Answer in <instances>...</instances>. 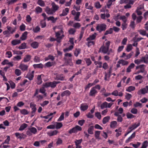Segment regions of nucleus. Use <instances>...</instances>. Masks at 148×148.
Returning <instances> with one entry per match:
<instances>
[{
	"instance_id": "1",
	"label": "nucleus",
	"mask_w": 148,
	"mask_h": 148,
	"mask_svg": "<svg viewBox=\"0 0 148 148\" xmlns=\"http://www.w3.org/2000/svg\"><path fill=\"white\" fill-rule=\"evenodd\" d=\"M110 41H108L106 43V46H102L99 49V52H100L102 49V52L104 53H107L109 50V47L110 45Z\"/></svg>"
},
{
	"instance_id": "2",
	"label": "nucleus",
	"mask_w": 148,
	"mask_h": 148,
	"mask_svg": "<svg viewBox=\"0 0 148 148\" xmlns=\"http://www.w3.org/2000/svg\"><path fill=\"white\" fill-rule=\"evenodd\" d=\"M106 25L104 24H98L96 27V29L100 33L102 31H104L106 29Z\"/></svg>"
},
{
	"instance_id": "3",
	"label": "nucleus",
	"mask_w": 148,
	"mask_h": 148,
	"mask_svg": "<svg viewBox=\"0 0 148 148\" xmlns=\"http://www.w3.org/2000/svg\"><path fill=\"white\" fill-rule=\"evenodd\" d=\"M97 93V91L95 89V87H93L90 90L89 95L90 96H95V94Z\"/></svg>"
},
{
	"instance_id": "4",
	"label": "nucleus",
	"mask_w": 148,
	"mask_h": 148,
	"mask_svg": "<svg viewBox=\"0 0 148 148\" xmlns=\"http://www.w3.org/2000/svg\"><path fill=\"white\" fill-rule=\"evenodd\" d=\"M45 11L48 14H53L55 13V11L53 10V9H51L47 7L45 9Z\"/></svg>"
},
{
	"instance_id": "5",
	"label": "nucleus",
	"mask_w": 148,
	"mask_h": 148,
	"mask_svg": "<svg viewBox=\"0 0 148 148\" xmlns=\"http://www.w3.org/2000/svg\"><path fill=\"white\" fill-rule=\"evenodd\" d=\"M28 66L26 65L23 64H21L19 66V68L23 71H25L27 70Z\"/></svg>"
},
{
	"instance_id": "6",
	"label": "nucleus",
	"mask_w": 148,
	"mask_h": 148,
	"mask_svg": "<svg viewBox=\"0 0 148 148\" xmlns=\"http://www.w3.org/2000/svg\"><path fill=\"white\" fill-rule=\"evenodd\" d=\"M69 12V9L68 8H66L64 10H63L62 13L60 14V16H65Z\"/></svg>"
},
{
	"instance_id": "7",
	"label": "nucleus",
	"mask_w": 148,
	"mask_h": 148,
	"mask_svg": "<svg viewBox=\"0 0 148 148\" xmlns=\"http://www.w3.org/2000/svg\"><path fill=\"white\" fill-rule=\"evenodd\" d=\"M21 43V40H17L15 39L13 40L11 42L12 44L14 46L19 44Z\"/></svg>"
},
{
	"instance_id": "8",
	"label": "nucleus",
	"mask_w": 148,
	"mask_h": 148,
	"mask_svg": "<svg viewBox=\"0 0 148 148\" xmlns=\"http://www.w3.org/2000/svg\"><path fill=\"white\" fill-rule=\"evenodd\" d=\"M140 124V123H138L137 125H136V124L132 125L131 126L129 127V129L130 130V131H132L133 130H134L139 126Z\"/></svg>"
},
{
	"instance_id": "9",
	"label": "nucleus",
	"mask_w": 148,
	"mask_h": 148,
	"mask_svg": "<svg viewBox=\"0 0 148 148\" xmlns=\"http://www.w3.org/2000/svg\"><path fill=\"white\" fill-rule=\"evenodd\" d=\"M27 32H25L23 33L21 37H20V39L22 40H25L27 38Z\"/></svg>"
},
{
	"instance_id": "10",
	"label": "nucleus",
	"mask_w": 148,
	"mask_h": 148,
	"mask_svg": "<svg viewBox=\"0 0 148 148\" xmlns=\"http://www.w3.org/2000/svg\"><path fill=\"white\" fill-rule=\"evenodd\" d=\"M97 34L96 33H95L94 34L90 36L89 38H87L86 39V40L87 41H89L95 39Z\"/></svg>"
},
{
	"instance_id": "11",
	"label": "nucleus",
	"mask_w": 148,
	"mask_h": 148,
	"mask_svg": "<svg viewBox=\"0 0 148 148\" xmlns=\"http://www.w3.org/2000/svg\"><path fill=\"white\" fill-rule=\"evenodd\" d=\"M147 93V91L145 88H144L143 89H141L138 92V95H140L141 94H144Z\"/></svg>"
},
{
	"instance_id": "12",
	"label": "nucleus",
	"mask_w": 148,
	"mask_h": 148,
	"mask_svg": "<svg viewBox=\"0 0 148 148\" xmlns=\"http://www.w3.org/2000/svg\"><path fill=\"white\" fill-rule=\"evenodd\" d=\"M135 66L134 64L131 63L127 67V72L129 73L131 71V69L134 68Z\"/></svg>"
},
{
	"instance_id": "13",
	"label": "nucleus",
	"mask_w": 148,
	"mask_h": 148,
	"mask_svg": "<svg viewBox=\"0 0 148 148\" xmlns=\"http://www.w3.org/2000/svg\"><path fill=\"white\" fill-rule=\"evenodd\" d=\"M94 126H90L88 130V134H93Z\"/></svg>"
},
{
	"instance_id": "14",
	"label": "nucleus",
	"mask_w": 148,
	"mask_h": 148,
	"mask_svg": "<svg viewBox=\"0 0 148 148\" xmlns=\"http://www.w3.org/2000/svg\"><path fill=\"white\" fill-rule=\"evenodd\" d=\"M100 132V131H96L95 132V136L96 139L99 140L101 139V138L99 137Z\"/></svg>"
},
{
	"instance_id": "15",
	"label": "nucleus",
	"mask_w": 148,
	"mask_h": 148,
	"mask_svg": "<svg viewBox=\"0 0 148 148\" xmlns=\"http://www.w3.org/2000/svg\"><path fill=\"white\" fill-rule=\"evenodd\" d=\"M88 106L87 105H84V104H82L81 105L80 109L82 110L85 111L88 108Z\"/></svg>"
},
{
	"instance_id": "16",
	"label": "nucleus",
	"mask_w": 148,
	"mask_h": 148,
	"mask_svg": "<svg viewBox=\"0 0 148 148\" xmlns=\"http://www.w3.org/2000/svg\"><path fill=\"white\" fill-rule=\"evenodd\" d=\"M38 43L37 42H34L31 44V45L32 47L34 48H36L38 46Z\"/></svg>"
},
{
	"instance_id": "17",
	"label": "nucleus",
	"mask_w": 148,
	"mask_h": 148,
	"mask_svg": "<svg viewBox=\"0 0 148 148\" xmlns=\"http://www.w3.org/2000/svg\"><path fill=\"white\" fill-rule=\"evenodd\" d=\"M71 94V92L68 90H66L63 92L61 94L62 97H63L65 95H69Z\"/></svg>"
},
{
	"instance_id": "18",
	"label": "nucleus",
	"mask_w": 148,
	"mask_h": 148,
	"mask_svg": "<svg viewBox=\"0 0 148 148\" xmlns=\"http://www.w3.org/2000/svg\"><path fill=\"white\" fill-rule=\"evenodd\" d=\"M51 5L52 6V8H53V10L54 11H55V12L59 8V7L55 3L53 2Z\"/></svg>"
},
{
	"instance_id": "19",
	"label": "nucleus",
	"mask_w": 148,
	"mask_h": 148,
	"mask_svg": "<svg viewBox=\"0 0 148 148\" xmlns=\"http://www.w3.org/2000/svg\"><path fill=\"white\" fill-rule=\"evenodd\" d=\"M118 63L119 64H122L123 65H127L128 63V62L127 61H125L122 59L119 60L118 62Z\"/></svg>"
},
{
	"instance_id": "20",
	"label": "nucleus",
	"mask_w": 148,
	"mask_h": 148,
	"mask_svg": "<svg viewBox=\"0 0 148 148\" xmlns=\"http://www.w3.org/2000/svg\"><path fill=\"white\" fill-rule=\"evenodd\" d=\"M47 19L48 21L51 20L52 21L53 23H55L57 20V18H54V17L53 16H50L49 17H47Z\"/></svg>"
},
{
	"instance_id": "21",
	"label": "nucleus",
	"mask_w": 148,
	"mask_h": 148,
	"mask_svg": "<svg viewBox=\"0 0 148 148\" xmlns=\"http://www.w3.org/2000/svg\"><path fill=\"white\" fill-rule=\"evenodd\" d=\"M142 58L143 62L146 64H148V55L146 54L144 57H143Z\"/></svg>"
},
{
	"instance_id": "22",
	"label": "nucleus",
	"mask_w": 148,
	"mask_h": 148,
	"mask_svg": "<svg viewBox=\"0 0 148 148\" xmlns=\"http://www.w3.org/2000/svg\"><path fill=\"white\" fill-rule=\"evenodd\" d=\"M135 132H134L131 136L129 137L126 140L125 142L128 143L130 140L133 138H134L135 136Z\"/></svg>"
},
{
	"instance_id": "23",
	"label": "nucleus",
	"mask_w": 148,
	"mask_h": 148,
	"mask_svg": "<svg viewBox=\"0 0 148 148\" xmlns=\"http://www.w3.org/2000/svg\"><path fill=\"white\" fill-rule=\"evenodd\" d=\"M110 119L109 116H107L103 118V120L102 122L103 124H106L107 122H108Z\"/></svg>"
},
{
	"instance_id": "24",
	"label": "nucleus",
	"mask_w": 148,
	"mask_h": 148,
	"mask_svg": "<svg viewBox=\"0 0 148 148\" xmlns=\"http://www.w3.org/2000/svg\"><path fill=\"white\" fill-rule=\"evenodd\" d=\"M36 105L34 104L33 103H30V107L32 108V111H36Z\"/></svg>"
},
{
	"instance_id": "25",
	"label": "nucleus",
	"mask_w": 148,
	"mask_h": 148,
	"mask_svg": "<svg viewBox=\"0 0 148 148\" xmlns=\"http://www.w3.org/2000/svg\"><path fill=\"white\" fill-rule=\"evenodd\" d=\"M31 56L30 55H27L24 58L23 61L25 62H27L29 61L31 59Z\"/></svg>"
},
{
	"instance_id": "26",
	"label": "nucleus",
	"mask_w": 148,
	"mask_h": 148,
	"mask_svg": "<svg viewBox=\"0 0 148 148\" xmlns=\"http://www.w3.org/2000/svg\"><path fill=\"white\" fill-rule=\"evenodd\" d=\"M27 126V125L26 123H23L22 124L20 127L19 128V130L22 131Z\"/></svg>"
},
{
	"instance_id": "27",
	"label": "nucleus",
	"mask_w": 148,
	"mask_h": 148,
	"mask_svg": "<svg viewBox=\"0 0 148 148\" xmlns=\"http://www.w3.org/2000/svg\"><path fill=\"white\" fill-rule=\"evenodd\" d=\"M26 47V44L25 43H23L21 44V45L19 46L18 48L20 49H25Z\"/></svg>"
},
{
	"instance_id": "28",
	"label": "nucleus",
	"mask_w": 148,
	"mask_h": 148,
	"mask_svg": "<svg viewBox=\"0 0 148 148\" xmlns=\"http://www.w3.org/2000/svg\"><path fill=\"white\" fill-rule=\"evenodd\" d=\"M84 60L88 66H90L92 62L89 58H86Z\"/></svg>"
},
{
	"instance_id": "29",
	"label": "nucleus",
	"mask_w": 148,
	"mask_h": 148,
	"mask_svg": "<svg viewBox=\"0 0 148 148\" xmlns=\"http://www.w3.org/2000/svg\"><path fill=\"white\" fill-rule=\"evenodd\" d=\"M33 77L34 74L31 73H28L26 76V77L30 80L33 79Z\"/></svg>"
},
{
	"instance_id": "30",
	"label": "nucleus",
	"mask_w": 148,
	"mask_h": 148,
	"mask_svg": "<svg viewBox=\"0 0 148 148\" xmlns=\"http://www.w3.org/2000/svg\"><path fill=\"white\" fill-rule=\"evenodd\" d=\"M20 112L21 114L24 115L28 114L29 113L27 110L25 109L21 110Z\"/></svg>"
},
{
	"instance_id": "31",
	"label": "nucleus",
	"mask_w": 148,
	"mask_h": 148,
	"mask_svg": "<svg viewBox=\"0 0 148 148\" xmlns=\"http://www.w3.org/2000/svg\"><path fill=\"white\" fill-rule=\"evenodd\" d=\"M33 66L34 68L35 69L36 68L41 69L43 67V65L41 63L37 64H34L33 65Z\"/></svg>"
},
{
	"instance_id": "32",
	"label": "nucleus",
	"mask_w": 148,
	"mask_h": 148,
	"mask_svg": "<svg viewBox=\"0 0 148 148\" xmlns=\"http://www.w3.org/2000/svg\"><path fill=\"white\" fill-rule=\"evenodd\" d=\"M135 89V87L132 86H130L126 90L129 92H131V91H133Z\"/></svg>"
},
{
	"instance_id": "33",
	"label": "nucleus",
	"mask_w": 148,
	"mask_h": 148,
	"mask_svg": "<svg viewBox=\"0 0 148 148\" xmlns=\"http://www.w3.org/2000/svg\"><path fill=\"white\" fill-rule=\"evenodd\" d=\"M56 128L57 129H60L62 126V123L56 122Z\"/></svg>"
},
{
	"instance_id": "34",
	"label": "nucleus",
	"mask_w": 148,
	"mask_h": 148,
	"mask_svg": "<svg viewBox=\"0 0 148 148\" xmlns=\"http://www.w3.org/2000/svg\"><path fill=\"white\" fill-rule=\"evenodd\" d=\"M117 123L116 121H113L111 122L110 127L111 128L115 127Z\"/></svg>"
},
{
	"instance_id": "35",
	"label": "nucleus",
	"mask_w": 148,
	"mask_h": 148,
	"mask_svg": "<svg viewBox=\"0 0 148 148\" xmlns=\"http://www.w3.org/2000/svg\"><path fill=\"white\" fill-rule=\"evenodd\" d=\"M80 15V13L79 12H78L77 13L76 16L74 18V19L75 20L77 21H79V16Z\"/></svg>"
},
{
	"instance_id": "36",
	"label": "nucleus",
	"mask_w": 148,
	"mask_h": 148,
	"mask_svg": "<svg viewBox=\"0 0 148 148\" xmlns=\"http://www.w3.org/2000/svg\"><path fill=\"white\" fill-rule=\"evenodd\" d=\"M37 3L39 5L41 6H44L45 5V3L42 0H38Z\"/></svg>"
},
{
	"instance_id": "37",
	"label": "nucleus",
	"mask_w": 148,
	"mask_h": 148,
	"mask_svg": "<svg viewBox=\"0 0 148 148\" xmlns=\"http://www.w3.org/2000/svg\"><path fill=\"white\" fill-rule=\"evenodd\" d=\"M113 29L112 28H110L109 30H107L104 33V35H107L108 34H111L112 33Z\"/></svg>"
},
{
	"instance_id": "38",
	"label": "nucleus",
	"mask_w": 148,
	"mask_h": 148,
	"mask_svg": "<svg viewBox=\"0 0 148 148\" xmlns=\"http://www.w3.org/2000/svg\"><path fill=\"white\" fill-rule=\"evenodd\" d=\"M108 103L105 102L102 104L101 106V109H103L105 108H107Z\"/></svg>"
},
{
	"instance_id": "39",
	"label": "nucleus",
	"mask_w": 148,
	"mask_h": 148,
	"mask_svg": "<svg viewBox=\"0 0 148 148\" xmlns=\"http://www.w3.org/2000/svg\"><path fill=\"white\" fill-rule=\"evenodd\" d=\"M55 63V62H48L45 64V66L47 67H49L53 65Z\"/></svg>"
},
{
	"instance_id": "40",
	"label": "nucleus",
	"mask_w": 148,
	"mask_h": 148,
	"mask_svg": "<svg viewBox=\"0 0 148 148\" xmlns=\"http://www.w3.org/2000/svg\"><path fill=\"white\" fill-rule=\"evenodd\" d=\"M77 132L76 129L75 128V127L73 128L72 129H71L69 131V134H72V133H75Z\"/></svg>"
},
{
	"instance_id": "41",
	"label": "nucleus",
	"mask_w": 148,
	"mask_h": 148,
	"mask_svg": "<svg viewBox=\"0 0 148 148\" xmlns=\"http://www.w3.org/2000/svg\"><path fill=\"white\" fill-rule=\"evenodd\" d=\"M127 118L128 119H131L134 118L135 116L133 114H130V112H127L126 114Z\"/></svg>"
},
{
	"instance_id": "42",
	"label": "nucleus",
	"mask_w": 148,
	"mask_h": 148,
	"mask_svg": "<svg viewBox=\"0 0 148 148\" xmlns=\"http://www.w3.org/2000/svg\"><path fill=\"white\" fill-rule=\"evenodd\" d=\"M37 79L38 81H40V82H37V84L38 85L41 84L42 82L41 78V75H38L37 77Z\"/></svg>"
},
{
	"instance_id": "43",
	"label": "nucleus",
	"mask_w": 148,
	"mask_h": 148,
	"mask_svg": "<svg viewBox=\"0 0 148 148\" xmlns=\"http://www.w3.org/2000/svg\"><path fill=\"white\" fill-rule=\"evenodd\" d=\"M140 34L143 36H145L146 34V31L142 29H140L138 31Z\"/></svg>"
},
{
	"instance_id": "44",
	"label": "nucleus",
	"mask_w": 148,
	"mask_h": 148,
	"mask_svg": "<svg viewBox=\"0 0 148 148\" xmlns=\"http://www.w3.org/2000/svg\"><path fill=\"white\" fill-rule=\"evenodd\" d=\"M56 81H53V82H49L50 87H51L52 88H55L56 85Z\"/></svg>"
},
{
	"instance_id": "45",
	"label": "nucleus",
	"mask_w": 148,
	"mask_h": 148,
	"mask_svg": "<svg viewBox=\"0 0 148 148\" xmlns=\"http://www.w3.org/2000/svg\"><path fill=\"white\" fill-rule=\"evenodd\" d=\"M148 143L147 141H144L142 144V145L140 148H146L147 146V144Z\"/></svg>"
},
{
	"instance_id": "46",
	"label": "nucleus",
	"mask_w": 148,
	"mask_h": 148,
	"mask_svg": "<svg viewBox=\"0 0 148 148\" xmlns=\"http://www.w3.org/2000/svg\"><path fill=\"white\" fill-rule=\"evenodd\" d=\"M81 50L79 49H76L74 52V55L76 56L77 57L78 54L80 53Z\"/></svg>"
},
{
	"instance_id": "47",
	"label": "nucleus",
	"mask_w": 148,
	"mask_h": 148,
	"mask_svg": "<svg viewBox=\"0 0 148 148\" xmlns=\"http://www.w3.org/2000/svg\"><path fill=\"white\" fill-rule=\"evenodd\" d=\"M143 62V60L142 59V58L140 60L138 59L134 61V62L135 63L137 64H140L141 62Z\"/></svg>"
},
{
	"instance_id": "48",
	"label": "nucleus",
	"mask_w": 148,
	"mask_h": 148,
	"mask_svg": "<svg viewBox=\"0 0 148 148\" xmlns=\"http://www.w3.org/2000/svg\"><path fill=\"white\" fill-rule=\"evenodd\" d=\"M29 130L32 133H33L34 134H35L37 132L36 129L34 127H32L31 128L29 129Z\"/></svg>"
},
{
	"instance_id": "49",
	"label": "nucleus",
	"mask_w": 148,
	"mask_h": 148,
	"mask_svg": "<svg viewBox=\"0 0 148 148\" xmlns=\"http://www.w3.org/2000/svg\"><path fill=\"white\" fill-rule=\"evenodd\" d=\"M75 31V29L73 28H70L69 30V34H74Z\"/></svg>"
},
{
	"instance_id": "50",
	"label": "nucleus",
	"mask_w": 148,
	"mask_h": 148,
	"mask_svg": "<svg viewBox=\"0 0 148 148\" xmlns=\"http://www.w3.org/2000/svg\"><path fill=\"white\" fill-rule=\"evenodd\" d=\"M64 113L62 112L60 118L58 119V121H60L64 120Z\"/></svg>"
},
{
	"instance_id": "51",
	"label": "nucleus",
	"mask_w": 148,
	"mask_h": 148,
	"mask_svg": "<svg viewBox=\"0 0 148 148\" xmlns=\"http://www.w3.org/2000/svg\"><path fill=\"white\" fill-rule=\"evenodd\" d=\"M132 49V47L131 44L128 45L126 48V51L127 52H129L131 51Z\"/></svg>"
},
{
	"instance_id": "52",
	"label": "nucleus",
	"mask_w": 148,
	"mask_h": 148,
	"mask_svg": "<svg viewBox=\"0 0 148 148\" xmlns=\"http://www.w3.org/2000/svg\"><path fill=\"white\" fill-rule=\"evenodd\" d=\"M15 74L17 76L20 75L21 73V70L18 69H16L15 70Z\"/></svg>"
},
{
	"instance_id": "53",
	"label": "nucleus",
	"mask_w": 148,
	"mask_h": 148,
	"mask_svg": "<svg viewBox=\"0 0 148 148\" xmlns=\"http://www.w3.org/2000/svg\"><path fill=\"white\" fill-rule=\"evenodd\" d=\"M95 115L99 119H100L101 118V115L99 112H97L95 113Z\"/></svg>"
},
{
	"instance_id": "54",
	"label": "nucleus",
	"mask_w": 148,
	"mask_h": 148,
	"mask_svg": "<svg viewBox=\"0 0 148 148\" xmlns=\"http://www.w3.org/2000/svg\"><path fill=\"white\" fill-rule=\"evenodd\" d=\"M82 141V139H81L79 140H76L75 141V143L76 145H79L80 144Z\"/></svg>"
},
{
	"instance_id": "55",
	"label": "nucleus",
	"mask_w": 148,
	"mask_h": 148,
	"mask_svg": "<svg viewBox=\"0 0 148 148\" xmlns=\"http://www.w3.org/2000/svg\"><path fill=\"white\" fill-rule=\"evenodd\" d=\"M7 138L5 141L2 143V144H3L5 143H7L8 144L9 143V141L10 140V138L9 136H7Z\"/></svg>"
},
{
	"instance_id": "56",
	"label": "nucleus",
	"mask_w": 148,
	"mask_h": 148,
	"mask_svg": "<svg viewBox=\"0 0 148 148\" xmlns=\"http://www.w3.org/2000/svg\"><path fill=\"white\" fill-rule=\"evenodd\" d=\"M40 29V28L38 26H37L35 29H33V31L35 33H37L39 31Z\"/></svg>"
},
{
	"instance_id": "57",
	"label": "nucleus",
	"mask_w": 148,
	"mask_h": 148,
	"mask_svg": "<svg viewBox=\"0 0 148 148\" xmlns=\"http://www.w3.org/2000/svg\"><path fill=\"white\" fill-rule=\"evenodd\" d=\"M55 79L57 80H63L64 79V77H63L57 75Z\"/></svg>"
},
{
	"instance_id": "58",
	"label": "nucleus",
	"mask_w": 148,
	"mask_h": 148,
	"mask_svg": "<svg viewBox=\"0 0 148 148\" xmlns=\"http://www.w3.org/2000/svg\"><path fill=\"white\" fill-rule=\"evenodd\" d=\"M131 112L133 114H136L137 113V110L134 108H133L131 110Z\"/></svg>"
},
{
	"instance_id": "59",
	"label": "nucleus",
	"mask_w": 148,
	"mask_h": 148,
	"mask_svg": "<svg viewBox=\"0 0 148 148\" xmlns=\"http://www.w3.org/2000/svg\"><path fill=\"white\" fill-rule=\"evenodd\" d=\"M20 29L21 31L25 30V26L24 24H22L20 27Z\"/></svg>"
},
{
	"instance_id": "60",
	"label": "nucleus",
	"mask_w": 148,
	"mask_h": 148,
	"mask_svg": "<svg viewBox=\"0 0 148 148\" xmlns=\"http://www.w3.org/2000/svg\"><path fill=\"white\" fill-rule=\"evenodd\" d=\"M36 12L37 13H40L42 12V9L39 7H38L36 8Z\"/></svg>"
},
{
	"instance_id": "61",
	"label": "nucleus",
	"mask_w": 148,
	"mask_h": 148,
	"mask_svg": "<svg viewBox=\"0 0 148 148\" xmlns=\"http://www.w3.org/2000/svg\"><path fill=\"white\" fill-rule=\"evenodd\" d=\"M49 103V101H44L40 105L42 107H44L45 106L47 105Z\"/></svg>"
},
{
	"instance_id": "62",
	"label": "nucleus",
	"mask_w": 148,
	"mask_h": 148,
	"mask_svg": "<svg viewBox=\"0 0 148 148\" xmlns=\"http://www.w3.org/2000/svg\"><path fill=\"white\" fill-rule=\"evenodd\" d=\"M81 26V25L79 23H75L73 26V27L75 28H79Z\"/></svg>"
},
{
	"instance_id": "63",
	"label": "nucleus",
	"mask_w": 148,
	"mask_h": 148,
	"mask_svg": "<svg viewBox=\"0 0 148 148\" xmlns=\"http://www.w3.org/2000/svg\"><path fill=\"white\" fill-rule=\"evenodd\" d=\"M43 86L45 88H47L50 87L49 82H47L45 83H43L42 84Z\"/></svg>"
},
{
	"instance_id": "64",
	"label": "nucleus",
	"mask_w": 148,
	"mask_h": 148,
	"mask_svg": "<svg viewBox=\"0 0 148 148\" xmlns=\"http://www.w3.org/2000/svg\"><path fill=\"white\" fill-rule=\"evenodd\" d=\"M95 7L97 8H99L101 7V5H100L99 2H97L95 3Z\"/></svg>"
}]
</instances>
